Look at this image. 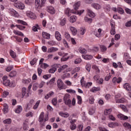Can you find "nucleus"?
Returning <instances> with one entry per match:
<instances>
[{
    "label": "nucleus",
    "mask_w": 131,
    "mask_h": 131,
    "mask_svg": "<svg viewBox=\"0 0 131 131\" xmlns=\"http://www.w3.org/2000/svg\"><path fill=\"white\" fill-rule=\"evenodd\" d=\"M69 28L70 31L72 32V34L74 36H75L76 34H77V29H76V28L73 26H70Z\"/></svg>",
    "instance_id": "dca6fc26"
},
{
    "label": "nucleus",
    "mask_w": 131,
    "mask_h": 131,
    "mask_svg": "<svg viewBox=\"0 0 131 131\" xmlns=\"http://www.w3.org/2000/svg\"><path fill=\"white\" fill-rule=\"evenodd\" d=\"M57 87L59 90H64L66 89L65 84L61 79H58L57 81Z\"/></svg>",
    "instance_id": "7ed1b4c3"
},
{
    "label": "nucleus",
    "mask_w": 131,
    "mask_h": 131,
    "mask_svg": "<svg viewBox=\"0 0 131 131\" xmlns=\"http://www.w3.org/2000/svg\"><path fill=\"white\" fill-rule=\"evenodd\" d=\"M63 101L64 102V104H66V105H68L70 108L72 107V105H71V100L70 99V95L68 94H65L63 97Z\"/></svg>",
    "instance_id": "f257e3e1"
},
{
    "label": "nucleus",
    "mask_w": 131,
    "mask_h": 131,
    "mask_svg": "<svg viewBox=\"0 0 131 131\" xmlns=\"http://www.w3.org/2000/svg\"><path fill=\"white\" fill-rule=\"evenodd\" d=\"M37 88H38V83H35L33 85V91H36L37 90Z\"/></svg>",
    "instance_id": "bf43d9fd"
},
{
    "label": "nucleus",
    "mask_w": 131,
    "mask_h": 131,
    "mask_svg": "<svg viewBox=\"0 0 131 131\" xmlns=\"http://www.w3.org/2000/svg\"><path fill=\"white\" fill-rule=\"evenodd\" d=\"M10 55L11 56L12 58H16V53L13 51L12 50H10Z\"/></svg>",
    "instance_id": "0e129e2a"
},
{
    "label": "nucleus",
    "mask_w": 131,
    "mask_h": 131,
    "mask_svg": "<svg viewBox=\"0 0 131 131\" xmlns=\"http://www.w3.org/2000/svg\"><path fill=\"white\" fill-rule=\"evenodd\" d=\"M81 3L80 1L74 3V4L73 5V10L74 12L77 11L78 9H79V7H80Z\"/></svg>",
    "instance_id": "9d476101"
},
{
    "label": "nucleus",
    "mask_w": 131,
    "mask_h": 131,
    "mask_svg": "<svg viewBox=\"0 0 131 131\" xmlns=\"http://www.w3.org/2000/svg\"><path fill=\"white\" fill-rule=\"evenodd\" d=\"M68 20L70 23L73 24V23H75V22H76L77 20V16L76 15H72L69 18Z\"/></svg>",
    "instance_id": "9b49d317"
},
{
    "label": "nucleus",
    "mask_w": 131,
    "mask_h": 131,
    "mask_svg": "<svg viewBox=\"0 0 131 131\" xmlns=\"http://www.w3.org/2000/svg\"><path fill=\"white\" fill-rule=\"evenodd\" d=\"M76 124H71L70 128L71 130H74V129H76Z\"/></svg>",
    "instance_id": "13d9d810"
},
{
    "label": "nucleus",
    "mask_w": 131,
    "mask_h": 131,
    "mask_svg": "<svg viewBox=\"0 0 131 131\" xmlns=\"http://www.w3.org/2000/svg\"><path fill=\"white\" fill-rule=\"evenodd\" d=\"M122 125L125 128H127V129H128L129 128H131V125L130 124L127 123V122H124L122 124Z\"/></svg>",
    "instance_id": "72a5a7b5"
},
{
    "label": "nucleus",
    "mask_w": 131,
    "mask_h": 131,
    "mask_svg": "<svg viewBox=\"0 0 131 131\" xmlns=\"http://www.w3.org/2000/svg\"><path fill=\"white\" fill-rule=\"evenodd\" d=\"M117 116L119 118V119H121V120H126L128 119V117L124 116V115H122L121 114H118Z\"/></svg>",
    "instance_id": "4be33fe9"
},
{
    "label": "nucleus",
    "mask_w": 131,
    "mask_h": 131,
    "mask_svg": "<svg viewBox=\"0 0 131 131\" xmlns=\"http://www.w3.org/2000/svg\"><path fill=\"white\" fill-rule=\"evenodd\" d=\"M47 12H48V13H49L51 15H54V14L56 13V10H55V8L52 6L47 7Z\"/></svg>",
    "instance_id": "1a4fd4ad"
},
{
    "label": "nucleus",
    "mask_w": 131,
    "mask_h": 131,
    "mask_svg": "<svg viewBox=\"0 0 131 131\" xmlns=\"http://www.w3.org/2000/svg\"><path fill=\"white\" fill-rule=\"evenodd\" d=\"M93 78L97 83H99V84H103V82H104V79L103 78H100V76L98 75H95Z\"/></svg>",
    "instance_id": "39448f33"
},
{
    "label": "nucleus",
    "mask_w": 131,
    "mask_h": 131,
    "mask_svg": "<svg viewBox=\"0 0 131 131\" xmlns=\"http://www.w3.org/2000/svg\"><path fill=\"white\" fill-rule=\"evenodd\" d=\"M59 51V49L56 47H51L48 49V53H56Z\"/></svg>",
    "instance_id": "a211bd4d"
},
{
    "label": "nucleus",
    "mask_w": 131,
    "mask_h": 131,
    "mask_svg": "<svg viewBox=\"0 0 131 131\" xmlns=\"http://www.w3.org/2000/svg\"><path fill=\"white\" fill-rule=\"evenodd\" d=\"M23 108L22 106L18 105L17 108L15 110V113L19 114L22 112Z\"/></svg>",
    "instance_id": "4c0bfd02"
},
{
    "label": "nucleus",
    "mask_w": 131,
    "mask_h": 131,
    "mask_svg": "<svg viewBox=\"0 0 131 131\" xmlns=\"http://www.w3.org/2000/svg\"><path fill=\"white\" fill-rule=\"evenodd\" d=\"M23 129L24 130H27L28 129V123L27 122H26L23 124Z\"/></svg>",
    "instance_id": "5fc2aeb1"
},
{
    "label": "nucleus",
    "mask_w": 131,
    "mask_h": 131,
    "mask_svg": "<svg viewBox=\"0 0 131 131\" xmlns=\"http://www.w3.org/2000/svg\"><path fill=\"white\" fill-rule=\"evenodd\" d=\"M21 98H25L26 99V98H28V97H29V92L27 91L26 88H23L21 90Z\"/></svg>",
    "instance_id": "0eeeda50"
},
{
    "label": "nucleus",
    "mask_w": 131,
    "mask_h": 131,
    "mask_svg": "<svg viewBox=\"0 0 131 131\" xmlns=\"http://www.w3.org/2000/svg\"><path fill=\"white\" fill-rule=\"evenodd\" d=\"M119 108H121L123 111H124V112H127V108H126V106H125L123 104H120L118 106Z\"/></svg>",
    "instance_id": "58836bf2"
},
{
    "label": "nucleus",
    "mask_w": 131,
    "mask_h": 131,
    "mask_svg": "<svg viewBox=\"0 0 131 131\" xmlns=\"http://www.w3.org/2000/svg\"><path fill=\"white\" fill-rule=\"evenodd\" d=\"M95 99H94L93 96H91L89 98V103L90 104H94L95 103Z\"/></svg>",
    "instance_id": "e2e57ef3"
},
{
    "label": "nucleus",
    "mask_w": 131,
    "mask_h": 131,
    "mask_svg": "<svg viewBox=\"0 0 131 131\" xmlns=\"http://www.w3.org/2000/svg\"><path fill=\"white\" fill-rule=\"evenodd\" d=\"M54 92L51 91L49 93H48L45 97V99L46 100H48L49 98H51V97H53V96L54 95Z\"/></svg>",
    "instance_id": "2f4dec72"
},
{
    "label": "nucleus",
    "mask_w": 131,
    "mask_h": 131,
    "mask_svg": "<svg viewBox=\"0 0 131 131\" xmlns=\"http://www.w3.org/2000/svg\"><path fill=\"white\" fill-rule=\"evenodd\" d=\"M66 92L67 93H69L70 94H75V93H76V91H75V90L72 89H67L66 90Z\"/></svg>",
    "instance_id": "338daca9"
},
{
    "label": "nucleus",
    "mask_w": 131,
    "mask_h": 131,
    "mask_svg": "<svg viewBox=\"0 0 131 131\" xmlns=\"http://www.w3.org/2000/svg\"><path fill=\"white\" fill-rule=\"evenodd\" d=\"M9 14H10V15H11V16H14V17L19 16V14H18V13H17V12L13 9H9Z\"/></svg>",
    "instance_id": "ddd939ff"
},
{
    "label": "nucleus",
    "mask_w": 131,
    "mask_h": 131,
    "mask_svg": "<svg viewBox=\"0 0 131 131\" xmlns=\"http://www.w3.org/2000/svg\"><path fill=\"white\" fill-rule=\"evenodd\" d=\"M55 36L57 40H61L62 39V36L58 31H56L55 33Z\"/></svg>",
    "instance_id": "6ab92c4d"
},
{
    "label": "nucleus",
    "mask_w": 131,
    "mask_h": 131,
    "mask_svg": "<svg viewBox=\"0 0 131 131\" xmlns=\"http://www.w3.org/2000/svg\"><path fill=\"white\" fill-rule=\"evenodd\" d=\"M39 104H40V100L37 101L35 104L33 106V109L34 110H36V109L38 108V106H39Z\"/></svg>",
    "instance_id": "c03bdc74"
},
{
    "label": "nucleus",
    "mask_w": 131,
    "mask_h": 131,
    "mask_svg": "<svg viewBox=\"0 0 131 131\" xmlns=\"http://www.w3.org/2000/svg\"><path fill=\"white\" fill-rule=\"evenodd\" d=\"M35 6L36 9H38L39 8H41V5H40V0H35Z\"/></svg>",
    "instance_id": "7c9ffc66"
},
{
    "label": "nucleus",
    "mask_w": 131,
    "mask_h": 131,
    "mask_svg": "<svg viewBox=\"0 0 131 131\" xmlns=\"http://www.w3.org/2000/svg\"><path fill=\"white\" fill-rule=\"evenodd\" d=\"M101 32H102V30L99 29L97 31L94 32V34L97 37H101V36L102 35Z\"/></svg>",
    "instance_id": "bb28decb"
},
{
    "label": "nucleus",
    "mask_w": 131,
    "mask_h": 131,
    "mask_svg": "<svg viewBox=\"0 0 131 131\" xmlns=\"http://www.w3.org/2000/svg\"><path fill=\"white\" fill-rule=\"evenodd\" d=\"M125 102V99L121 98L120 99H116V103H124Z\"/></svg>",
    "instance_id": "603ef678"
},
{
    "label": "nucleus",
    "mask_w": 131,
    "mask_h": 131,
    "mask_svg": "<svg viewBox=\"0 0 131 131\" xmlns=\"http://www.w3.org/2000/svg\"><path fill=\"white\" fill-rule=\"evenodd\" d=\"M4 123L5 124H10L12 122V120L11 119H7L3 121Z\"/></svg>",
    "instance_id": "052dcab7"
},
{
    "label": "nucleus",
    "mask_w": 131,
    "mask_h": 131,
    "mask_svg": "<svg viewBox=\"0 0 131 131\" xmlns=\"http://www.w3.org/2000/svg\"><path fill=\"white\" fill-rule=\"evenodd\" d=\"M18 24H22L23 25H27V23L22 20L18 19L16 21Z\"/></svg>",
    "instance_id": "09e8293b"
},
{
    "label": "nucleus",
    "mask_w": 131,
    "mask_h": 131,
    "mask_svg": "<svg viewBox=\"0 0 131 131\" xmlns=\"http://www.w3.org/2000/svg\"><path fill=\"white\" fill-rule=\"evenodd\" d=\"M42 36L43 38H46V39H50V38H51V35L46 32H43L42 33Z\"/></svg>",
    "instance_id": "412c9836"
},
{
    "label": "nucleus",
    "mask_w": 131,
    "mask_h": 131,
    "mask_svg": "<svg viewBox=\"0 0 131 131\" xmlns=\"http://www.w3.org/2000/svg\"><path fill=\"white\" fill-rule=\"evenodd\" d=\"M84 21L85 22H88V23H89V24H91V23L93 22V19L91 18H89L87 16H85L84 17Z\"/></svg>",
    "instance_id": "37998d69"
},
{
    "label": "nucleus",
    "mask_w": 131,
    "mask_h": 131,
    "mask_svg": "<svg viewBox=\"0 0 131 131\" xmlns=\"http://www.w3.org/2000/svg\"><path fill=\"white\" fill-rule=\"evenodd\" d=\"M122 81V78L121 77H114L112 80V82L114 84H116V83H120Z\"/></svg>",
    "instance_id": "f8f14e48"
},
{
    "label": "nucleus",
    "mask_w": 131,
    "mask_h": 131,
    "mask_svg": "<svg viewBox=\"0 0 131 131\" xmlns=\"http://www.w3.org/2000/svg\"><path fill=\"white\" fill-rule=\"evenodd\" d=\"M76 13L75 11L73 10V9H71L69 8H67L64 10V14L68 16V17H70L71 16V14H73L75 15Z\"/></svg>",
    "instance_id": "20e7f679"
},
{
    "label": "nucleus",
    "mask_w": 131,
    "mask_h": 131,
    "mask_svg": "<svg viewBox=\"0 0 131 131\" xmlns=\"http://www.w3.org/2000/svg\"><path fill=\"white\" fill-rule=\"evenodd\" d=\"M3 84L6 86H10V88H14L15 86V84L13 83L12 82H11L10 80L6 81V83H5V82H3Z\"/></svg>",
    "instance_id": "4468645a"
},
{
    "label": "nucleus",
    "mask_w": 131,
    "mask_h": 131,
    "mask_svg": "<svg viewBox=\"0 0 131 131\" xmlns=\"http://www.w3.org/2000/svg\"><path fill=\"white\" fill-rule=\"evenodd\" d=\"M66 23H67V19L66 18H63L62 19H60L59 24L60 26H64L66 25Z\"/></svg>",
    "instance_id": "c756f323"
},
{
    "label": "nucleus",
    "mask_w": 131,
    "mask_h": 131,
    "mask_svg": "<svg viewBox=\"0 0 131 131\" xmlns=\"http://www.w3.org/2000/svg\"><path fill=\"white\" fill-rule=\"evenodd\" d=\"M112 112V109H106L104 111V115H110L111 113Z\"/></svg>",
    "instance_id": "c9c22d12"
},
{
    "label": "nucleus",
    "mask_w": 131,
    "mask_h": 131,
    "mask_svg": "<svg viewBox=\"0 0 131 131\" xmlns=\"http://www.w3.org/2000/svg\"><path fill=\"white\" fill-rule=\"evenodd\" d=\"M80 70V68L79 67H77L76 68H75L73 71L71 72V74L72 75H73L74 74V73H75V72H78V71H79Z\"/></svg>",
    "instance_id": "de8ad7c7"
},
{
    "label": "nucleus",
    "mask_w": 131,
    "mask_h": 131,
    "mask_svg": "<svg viewBox=\"0 0 131 131\" xmlns=\"http://www.w3.org/2000/svg\"><path fill=\"white\" fill-rule=\"evenodd\" d=\"M7 96H9V92L4 91L2 95V98H6Z\"/></svg>",
    "instance_id": "69168bd1"
},
{
    "label": "nucleus",
    "mask_w": 131,
    "mask_h": 131,
    "mask_svg": "<svg viewBox=\"0 0 131 131\" xmlns=\"http://www.w3.org/2000/svg\"><path fill=\"white\" fill-rule=\"evenodd\" d=\"M83 129V125H78L77 126V131H82Z\"/></svg>",
    "instance_id": "774afa93"
},
{
    "label": "nucleus",
    "mask_w": 131,
    "mask_h": 131,
    "mask_svg": "<svg viewBox=\"0 0 131 131\" xmlns=\"http://www.w3.org/2000/svg\"><path fill=\"white\" fill-rule=\"evenodd\" d=\"M119 126V124L117 122H111L108 124V126L111 128H115V127Z\"/></svg>",
    "instance_id": "f3484780"
},
{
    "label": "nucleus",
    "mask_w": 131,
    "mask_h": 131,
    "mask_svg": "<svg viewBox=\"0 0 131 131\" xmlns=\"http://www.w3.org/2000/svg\"><path fill=\"white\" fill-rule=\"evenodd\" d=\"M39 65L42 69H46V68H48V67H49V65L47 63H41Z\"/></svg>",
    "instance_id": "6e6d98bb"
},
{
    "label": "nucleus",
    "mask_w": 131,
    "mask_h": 131,
    "mask_svg": "<svg viewBox=\"0 0 131 131\" xmlns=\"http://www.w3.org/2000/svg\"><path fill=\"white\" fill-rule=\"evenodd\" d=\"M123 88L125 90H126V91H129L131 90L130 84L129 83H125L123 85Z\"/></svg>",
    "instance_id": "cd10ccee"
},
{
    "label": "nucleus",
    "mask_w": 131,
    "mask_h": 131,
    "mask_svg": "<svg viewBox=\"0 0 131 131\" xmlns=\"http://www.w3.org/2000/svg\"><path fill=\"white\" fill-rule=\"evenodd\" d=\"M92 68L93 69H94V70L96 71V74H99V73H100V69H99L98 66L94 65L93 66Z\"/></svg>",
    "instance_id": "a19ab883"
},
{
    "label": "nucleus",
    "mask_w": 131,
    "mask_h": 131,
    "mask_svg": "<svg viewBox=\"0 0 131 131\" xmlns=\"http://www.w3.org/2000/svg\"><path fill=\"white\" fill-rule=\"evenodd\" d=\"M77 103L79 105H81V103H82V98H81V96H77Z\"/></svg>",
    "instance_id": "49530a36"
},
{
    "label": "nucleus",
    "mask_w": 131,
    "mask_h": 131,
    "mask_svg": "<svg viewBox=\"0 0 131 131\" xmlns=\"http://www.w3.org/2000/svg\"><path fill=\"white\" fill-rule=\"evenodd\" d=\"M86 83V82L84 81V77H82L80 80V83H81V86H84Z\"/></svg>",
    "instance_id": "8fccbe9b"
},
{
    "label": "nucleus",
    "mask_w": 131,
    "mask_h": 131,
    "mask_svg": "<svg viewBox=\"0 0 131 131\" xmlns=\"http://www.w3.org/2000/svg\"><path fill=\"white\" fill-rule=\"evenodd\" d=\"M85 31H86L85 28L82 27L79 30V33L80 35H84V33H85Z\"/></svg>",
    "instance_id": "393cba45"
},
{
    "label": "nucleus",
    "mask_w": 131,
    "mask_h": 131,
    "mask_svg": "<svg viewBox=\"0 0 131 131\" xmlns=\"http://www.w3.org/2000/svg\"><path fill=\"white\" fill-rule=\"evenodd\" d=\"M13 33H14V34H16V35H19V36H24V34H23L22 32L19 31L14 30L13 31Z\"/></svg>",
    "instance_id": "ea45409f"
},
{
    "label": "nucleus",
    "mask_w": 131,
    "mask_h": 131,
    "mask_svg": "<svg viewBox=\"0 0 131 131\" xmlns=\"http://www.w3.org/2000/svg\"><path fill=\"white\" fill-rule=\"evenodd\" d=\"M59 115H60V116H61V117L67 118V117H69L70 115L68 113H63L62 112H60L59 113Z\"/></svg>",
    "instance_id": "a878e982"
},
{
    "label": "nucleus",
    "mask_w": 131,
    "mask_h": 131,
    "mask_svg": "<svg viewBox=\"0 0 131 131\" xmlns=\"http://www.w3.org/2000/svg\"><path fill=\"white\" fill-rule=\"evenodd\" d=\"M33 0H25V3L26 5H32L34 3Z\"/></svg>",
    "instance_id": "680f3d73"
},
{
    "label": "nucleus",
    "mask_w": 131,
    "mask_h": 131,
    "mask_svg": "<svg viewBox=\"0 0 131 131\" xmlns=\"http://www.w3.org/2000/svg\"><path fill=\"white\" fill-rule=\"evenodd\" d=\"M84 12V9H82L81 10H77L76 11H75V15H79V16H80L81 15V14H83Z\"/></svg>",
    "instance_id": "79ce46f5"
},
{
    "label": "nucleus",
    "mask_w": 131,
    "mask_h": 131,
    "mask_svg": "<svg viewBox=\"0 0 131 131\" xmlns=\"http://www.w3.org/2000/svg\"><path fill=\"white\" fill-rule=\"evenodd\" d=\"M82 57L85 60H92L93 59V55H82Z\"/></svg>",
    "instance_id": "473e14b6"
},
{
    "label": "nucleus",
    "mask_w": 131,
    "mask_h": 131,
    "mask_svg": "<svg viewBox=\"0 0 131 131\" xmlns=\"http://www.w3.org/2000/svg\"><path fill=\"white\" fill-rule=\"evenodd\" d=\"M14 7L17 8V9H19V10H24L25 9V5L24 4L21 2H17L14 4Z\"/></svg>",
    "instance_id": "423d86ee"
},
{
    "label": "nucleus",
    "mask_w": 131,
    "mask_h": 131,
    "mask_svg": "<svg viewBox=\"0 0 131 131\" xmlns=\"http://www.w3.org/2000/svg\"><path fill=\"white\" fill-rule=\"evenodd\" d=\"M3 111L5 113H7L8 111H9V106L8 104L5 103L3 105Z\"/></svg>",
    "instance_id": "f704fd0d"
},
{
    "label": "nucleus",
    "mask_w": 131,
    "mask_h": 131,
    "mask_svg": "<svg viewBox=\"0 0 131 131\" xmlns=\"http://www.w3.org/2000/svg\"><path fill=\"white\" fill-rule=\"evenodd\" d=\"M78 51L81 54L86 53V49L82 47H80L78 49Z\"/></svg>",
    "instance_id": "e433bc0d"
},
{
    "label": "nucleus",
    "mask_w": 131,
    "mask_h": 131,
    "mask_svg": "<svg viewBox=\"0 0 131 131\" xmlns=\"http://www.w3.org/2000/svg\"><path fill=\"white\" fill-rule=\"evenodd\" d=\"M93 85V82H86L85 84V86H84V88H88V89L90 88V86H92Z\"/></svg>",
    "instance_id": "4d7b16f0"
},
{
    "label": "nucleus",
    "mask_w": 131,
    "mask_h": 131,
    "mask_svg": "<svg viewBox=\"0 0 131 131\" xmlns=\"http://www.w3.org/2000/svg\"><path fill=\"white\" fill-rule=\"evenodd\" d=\"M101 90V88L100 87H93L91 89H90V91L92 93H96V92H99V91Z\"/></svg>",
    "instance_id": "c85d7f7f"
},
{
    "label": "nucleus",
    "mask_w": 131,
    "mask_h": 131,
    "mask_svg": "<svg viewBox=\"0 0 131 131\" xmlns=\"http://www.w3.org/2000/svg\"><path fill=\"white\" fill-rule=\"evenodd\" d=\"M26 16L29 17V18H31V19H36V15L35 14L30 11H27L26 12Z\"/></svg>",
    "instance_id": "6e6552de"
},
{
    "label": "nucleus",
    "mask_w": 131,
    "mask_h": 131,
    "mask_svg": "<svg viewBox=\"0 0 131 131\" xmlns=\"http://www.w3.org/2000/svg\"><path fill=\"white\" fill-rule=\"evenodd\" d=\"M31 104H30V103H28L27 105H26V107H25V111H29V110H30V108H31Z\"/></svg>",
    "instance_id": "864d4df0"
},
{
    "label": "nucleus",
    "mask_w": 131,
    "mask_h": 131,
    "mask_svg": "<svg viewBox=\"0 0 131 131\" xmlns=\"http://www.w3.org/2000/svg\"><path fill=\"white\" fill-rule=\"evenodd\" d=\"M92 7L95 9V10H100L102 8V7L100 4L98 3H93L91 5Z\"/></svg>",
    "instance_id": "aec40b11"
},
{
    "label": "nucleus",
    "mask_w": 131,
    "mask_h": 131,
    "mask_svg": "<svg viewBox=\"0 0 131 131\" xmlns=\"http://www.w3.org/2000/svg\"><path fill=\"white\" fill-rule=\"evenodd\" d=\"M64 37L67 39V40H70L71 39V37L70 36V34L67 32L64 33Z\"/></svg>",
    "instance_id": "a18cd8bd"
},
{
    "label": "nucleus",
    "mask_w": 131,
    "mask_h": 131,
    "mask_svg": "<svg viewBox=\"0 0 131 131\" xmlns=\"http://www.w3.org/2000/svg\"><path fill=\"white\" fill-rule=\"evenodd\" d=\"M38 120L40 122L42 121H48L49 120V115H47L45 118V113L41 112L39 115Z\"/></svg>",
    "instance_id": "f03ea898"
},
{
    "label": "nucleus",
    "mask_w": 131,
    "mask_h": 131,
    "mask_svg": "<svg viewBox=\"0 0 131 131\" xmlns=\"http://www.w3.org/2000/svg\"><path fill=\"white\" fill-rule=\"evenodd\" d=\"M113 11L114 12H118L119 14H124V10L121 8H118L117 9L115 7L113 8Z\"/></svg>",
    "instance_id": "2eb2a0df"
},
{
    "label": "nucleus",
    "mask_w": 131,
    "mask_h": 131,
    "mask_svg": "<svg viewBox=\"0 0 131 131\" xmlns=\"http://www.w3.org/2000/svg\"><path fill=\"white\" fill-rule=\"evenodd\" d=\"M68 66L66 64L61 66L59 68L58 70V72H59V73H61V72H64V70L68 68Z\"/></svg>",
    "instance_id": "5701e85b"
},
{
    "label": "nucleus",
    "mask_w": 131,
    "mask_h": 131,
    "mask_svg": "<svg viewBox=\"0 0 131 131\" xmlns=\"http://www.w3.org/2000/svg\"><path fill=\"white\" fill-rule=\"evenodd\" d=\"M69 77H70V74L67 73L62 75V79H65V78H68Z\"/></svg>",
    "instance_id": "3c124183"
},
{
    "label": "nucleus",
    "mask_w": 131,
    "mask_h": 131,
    "mask_svg": "<svg viewBox=\"0 0 131 131\" xmlns=\"http://www.w3.org/2000/svg\"><path fill=\"white\" fill-rule=\"evenodd\" d=\"M87 12L89 17L91 18H95V17H96V14L91 10L88 9Z\"/></svg>",
    "instance_id": "b1692460"
}]
</instances>
